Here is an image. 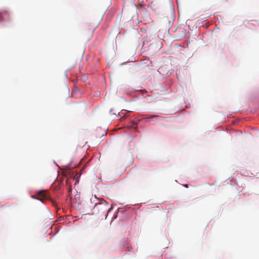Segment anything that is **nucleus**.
<instances>
[{
	"label": "nucleus",
	"instance_id": "nucleus-1",
	"mask_svg": "<svg viewBox=\"0 0 259 259\" xmlns=\"http://www.w3.org/2000/svg\"><path fill=\"white\" fill-rule=\"evenodd\" d=\"M110 209L106 202L97 203L93 209V214L98 218L106 219Z\"/></svg>",
	"mask_w": 259,
	"mask_h": 259
},
{
	"label": "nucleus",
	"instance_id": "nucleus-2",
	"mask_svg": "<svg viewBox=\"0 0 259 259\" xmlns=\"http://www.w3.org/2000/svg\"><path fill=\"white\" fill-rule=\"evenodd\" d=\"M37 194V197L35 196H33L32 197L41 201H43L44 200L47 199L49 198V196L47 194V192L44 190L38 191Z\"/></svg>",
	"mask_w": 259,
	"mask_h": 259
},
{
	"label": "nucleus",
	"instance_id": "nucleus-3",
	"mask_svg": "<svg viewBox=\"0 0 259 259\" xmlns=\"http://www.w3.org/2000/svg\"><path fill=\"white\" fill-rule=\"evenodd\" d=\"M159 118H161V117L158 115H150L146 118H145L146 121H149L151 120H153L154 119H157Z\"/></svg>",
	"mask_w": 259,
	"mask_h": 259
},
{
	"label": "nucleus",
	"instance_id": "nucleus-4",
	"mask_svg": "<svg viewBox=\"0 0 259 259\" xmlns=\"http://www.w3.org/2000/svg\"><path fill=\"white\" fill-rule=\"evenodd\" d=\"M94 29H92L89 31L87 37L88 39H89L91 37H92L93 36V33H94Z\"/></svg>",
	"mask_w": 259,
	"mask_h": 259
},
{
	"label": "nucleus",
	"instance_id": "nucleus-5",
	"mask_svg": "<svg viewBox=\"0 0 259 259\" xmlns=\"http://www.w3.org/2000/svg\"><path fill=\"white\" fill-rule=\"evenodd\" d=\"M7 12V11H4L3 12H0V20L3 19V14L5 13H6Z\"/></svg>",
	"mask_w": 259,
	"mask_h": 259
},
{
	"label": "nucleus",
	"instance_id": "nucleus-6",
	"mask_svg": "<svg viewBox=\"0 0 259 259\" xmlns=\"http://www.w3.org/2000/svg\"><path fill=\"white\" fill-rule=\"evenodd\" d=\"M65 167L66 169H70V167L69 165H67V166H65Z\"/></svg>",
	"mask_w": 259,
	"mask_h": 259
},
{
	"label": "nucleus",
	"instance_id": "nucleus-7",
	"mask_svg": "<svg viewBox=\"0 0 259 259\" xmlns=\"http://www.w3.org/2000/svg\"><path fill=\"white\" fill-rule=\"evenodd\" d=\"M133 124H135V125L137 124V123L136 122H133Z\"/></svg>",
	"mask_w": 259,
	"mask_h": 259
},
{
	"label": "nucleus",
	"instance_id": "nucleus-8",
	"mask_svg": "<svg viewBox=\"0 0 259 259\" xmlns=\"http://www.w3.org/2000/svg\"><path fill=\"white\" fill-rule=\"evenodd\" d=\"M185 187H187V188H188V185H185Z\"/></svg>",
	"mask_w": 259,
	"mask_h": 259
}]
</instances>
